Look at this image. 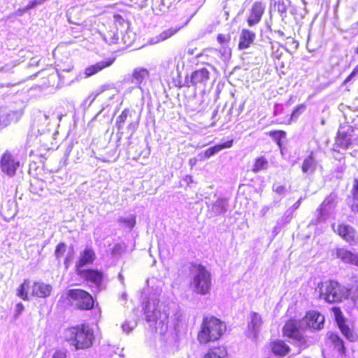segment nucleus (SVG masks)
<instances>
[{"mask_svg": "<svg viewBox=\"0 0 358 358\" xmlns=\"http://www.w3.org/2000/svg\"><path fill=\"white\" fill-rule=\"evenodd\" d=\"M65 338L76 350H79L90 348L95 336L93 329L88 324L83 323L67 328Z\"/></svg>", "mask_w": 358, "mask_h": 358, "instance_id": "f257e3e1", "label": "nucleus"}, {"mask_svg": "<svg viewBox=\"0 0 358 358\" xmlns=\"http://www.w3.org/2000/svg\"><path fill=\"white\" fill-rule=\"evenodd\" d=\"M191 275L189 287L199 295H206L210 292L212 278L210 272L201 264L192 262L188 268Z\"/></svg>", "mask_w": 358, "mask_h": 358, "instance_id": "f03ea898", "label": "nucleus"}, {"mask_svg": "<svg viewBox=\"0 0 358 358\" xmlns=\"http://www.w3.org/2000/svg\"><path fill=\"white\" fill-rule=\"evenodd\" d=\"M225 329L224 324L220 319L215 316H206L197 332V341L201 345L214 343L220 339Z\"/></svg>", "mask_w": 358, "mask_h": 358, "instance_id": "7ed1b4c3", "label": "nucleus"}, {"mask_svg": "<svg viewBox=\"0 0 358 358\" xmlns=\"http://www.w3.org/2000/svg\"><path fill=\"white\" fill-rule=\"evenodd\" d=\"M63 300L79 311L92 310L96 303V299L89 292L81 288L68 289Z\"/></svg>", "mask_w": 358, "mask_h": 358, "instance_id": "20e7f679", "label": "nucleus"}, {"mask_svg": "<svg viewBox=\"0 0 358 358\" xmlns=\"http://www.w3.org/2000/svg\"><path fill=\"white\" fill-rule=\"evenodd\" d=\"M320 297L328 303L341 302L348 299L350 290L336 280H327L318 284Z\"/></svg>", "mask_w": 358, "mask_h": 358, "instance_id": "39448f33", "label": "nucleus"}, {"mask_svg": "<svg viewBox=\"0 0 358 358\" xmlns=\"http://www.w3.org/2000/svg\"><path fill=\"white\" fill-rule=\"evenodd\" d=\"M31 289L30 296L35 298H47L50 296L52 287L50 285L42 281H35L31 285L29 279L24 280L17 289V295L24 301L29 300V294L27 291Z\"/></svg>", "mask_w": 358, "mask_h": 358, "instance_id": "423d86ee", "label": "nucleus"}, {"mask_svg": "<svg viewBox=\"0 0 358 358\" xmlns=\"http://www.w3.org/2000/svg\"><path fill=\"white\" fill-rule=\"evenodd\" d=\"M326 350L332 353H336L340 356L346 355V348L344 341L336 333L328 331L324 338Z\"/></svg>", "mask_w": 358, "mask_h": 358, "instance_id": "0eeeda50", "label": "nucleus"}, {"mask_svg": "<svg viewBox=\"0 0 358 358\" xmlns=\"http://www.w3.org/2000/svg\"><path fill=\"white\" fill-rule=\"evenodd\" d=\"M20 166V162L11 153V152L6 150L1 155L0 159L1 170L3 173L6 174L9 177L14 176Z\"/></svg>", "mask_w": 358, "mask_h": 358, "instance_id": "6e6552de", "label": "nucleus"}, {"mask_svg": "<svg viewBox=\"0 0 358 358\" xmlns=\"http://www.w3.org/2000/svg\"><path fill=\"white\" fill-rule=\"evenodd\" d=\"M283 336L296 341L301 344H305L306 340L305 336L301 333L299 324L295 320L290 319L287 320L282 327Z\"/></svg>", "mask_w": 358, "mask_h": 358, "instance_id": "1a4fd4ad", "label": "nucleus"}, {"mask_svg": "<svg viewBox=\"0 0 358 358\" xmlns=\"http://www.w3.org/2000/svg\"><path fill=\"white\" fill-rule=\"evenodd\" d=\"M333 231L341 238L349 243L356 242L357 236L355 229L350 225L345 223L333 224Z\"/></svg>", "mask_w": 358, "mask_h": 358, "instance_id": "9d476101", "label": "nucleus"}, {"mask_svg": "<svg viewBox=\"0 0 358 358\" xmlns=\"http://www.w3.org/2000/svg\"><path fill=\"white\" fill-rule=\"evenodd\" d=\"M265 11V6L261 1H255L252 5L247 17L249 27H253L260 22Z\"/></svg>", "mask_w": 358, "mask_h": 358, "instance_id": "9b49d317", "label": "nucleus"}, {"mask_svg": "<svg viewBox=\"0 0 358 358\" xmlns=\"http://www.w3.org/2000/svg\"><path fill=\"white\" fill-rule=\"evenodd\" d=\"M67 245L64 242H59L55 247V256L59 264L61 263L62 259H64V264L66 269H68L73 259V251L66 253Z\"/></svg>", "mask_w": 358, "mask_h": 358, "instance_id": "f8f14e48", "label": "nucleus"}, {"mask_svg": "<svg viewBox=\"0 0 358 358\" xmlns=\"http://www.w3.org/2000/svg\"><path fill=\"white\" fill-rule=\"evenodd\" d=\"M76 274L83 278L85 281L90 282L99 287L103 280V273L101 271L92 268L82 269L76 271Z\"/></svg>", "mask_w": 358, "mask_h": 358, "instance_id": "ddd939ff", "label": "nucleus"}, {"mask_svg": "<svg viewBox=\"0 0 358 358\" xmlns=\"http://www.w3.org/2000/svg\"><path fill=\"white\" fill-rule=\"evenodd\" d=\"M96 259V253L92 248H88L83 250L80 255L79 259L76 263L75 270L78 271L89 264H93Z\"/></svg>", "mask_w": 358, "mask_h": 358, "instance_id": "4468645a", "label": "nucleus"}, {"mask_svg": "<svg viewBox=\"0 0 358 358\" xmlns=\"http://www.w3.org/2000/svg\"><path fill=\"white\" fill-rule=\"evenodd\" d=\"M115 61V57H109L104 61L98 62L85 68L84 74L87 78L91 77L101 72L103 69L112 66L114 64Z\"/></svg>", "mask_w": 358, "mask_h": 358, "instance_id": "2eb2a0df", "label": "nucleus"}, {"mask_svg": "<svg viewBox=\"0 0 358 358\" xmlns=\"http://www.w3.org/2000/svg\"><path fill=\"white\" fill-rule=\"evenodd\" d=\"M306 323L308 327L315 330L323 328L324 317L317 311H309L305 316Z\"/></svg>", "mask_w": 358, "mask_h": 358, "instance_id": "dca6fc26", "label": "nucleus"}, {"mask_svg": "<svg viewBox=\"0 0 358 358\" xmlns=\"http://www.w3.org/2000/svg\"><path fill=\"white\" fill-rule=\"evenodd\" d=\"M271 352L278 357L287 356L291 351L290 347L282 340L277 339L270 342Z\"/></svg>", "mask_w": 358, "mask_h": 358, "instance_id": "f3484780", "label": "nucleus"}, {"mask_svg": "<svg viewBox=\"0 0 358 358\" xmlns=\"http://www.w3.org/2000/svg\"><path fill=\"white\" fill-rule=\"evenodd\" d=\"M255 36V32L248 29H242L239 36L238 48L241 50L249 48L254 43Z\"/></svg>", "mask_w": 358, "mask_h": 358, "instance_id": "a211bd4d", "label": "nucleus"}, {"mask_svg": "<svg viewBox=\"0 0 358 358\" xmlns=\"http://www.w3.org/2000/svg\"><path fill=\"white\" fill-rule=\"evenodd\" d=\"M210 78V72L208 69L202 68L192 73L191 83L193 86L205 85Z\"/></svg>", "mask_w": 358, "mask_h": 358, "instance_id": "6ab92c4d", "label": "nucleus"}, {"mask_svg": "<svg viewBox=\"0 0 358 358\" xmlns=\"http://www.w3.org/2000/svg\"><path fill=\"white\" fill-rule=\"evenodd\" d=\"M230 41L231 36L229 34H219L217 36V41L221 45L217 51L222 57H229L231 55V48L229 47Z\"/></svg>", "mask_w": 358, "mask_h": 358, "instance_id": "aec40b11", "label": "nucleus"}, {"mask_svg": "<svg viewBox=\"0 0 358 358\" xmlns=\"http://www.w3.org/2000/svg\"><path fill=\"white\" fill-rule=\"evenodd\" d=\"M234 143V140L231 139L223 143L215 145L213 147H210L206 149L203 153L202 154L203 158H210L215 153L221 151L223 149L230 148L232 147Z\"/></svg>", "mask_w": 358, "mask_h": 358, "instance_id": "412c9836", "label": "nucleus"}, {"mask_svg": "<svg viewBox=\"0 0 358 358\" xmlns=\"http://www.w3.org/2000/svg\"><path fill=\"white\" fill-rule=\"evenodd\" d=\"M336 142L338 146L347 148L351 145V134L349 131L340 129L336 134Z\"/></svg>", "mask_w": 358, "mask_h": 358, "instance_id": "4be33fe9", "label": "nucleus"}, {"mask_svg": "<svg viewBox=\"0 0 358 358\" xmlns=\"http://www.w3.org/2000/svg\"><path fill=\"white\" fill-rule=\"evenodd\" d=\"M227 348L222 345L210 348L204 355L203 358H227Z\"/></svg>", "mask_w": 358, "mask_h": 358, "instance_id": "5701e85b", "label": "nucleus"}, {"mask_svg": "<svg viewBox=\"0 0 358 358\" xmlns=\"http://www.w3.org/2000/svg\"><path fill=\"white\" fill-rule=\"evenodd\" d=\"M268 167V161L264 156H259L255 158L252 167V172L257 173L260 171L266 170Z\"/></svg>", "mask_w": 358, "mask_h": 358, "instance_id": "b1692460", "label": "nucleus"}, {"mask_svg": "<svg viewBox=\"0 0 358 358\" xmlns=\"http://www.w3.org/2000/svg\"><path fill=\"white\" fill-rule=\"evenodd\" d=\"M342 334L350 342H355L358 339V335L346 324V322L338 325Z\"/></svg>", "mask_w": 358, "mask_h": 358, "instance_id": "393cba45", "label": "nucleus"}, {"mask_svg": "<svg viewBox=\"0 0 358 358\" xmlns=\"http://www.w3.org/2000/svg\"><path fill=\"white\" fill-rule=\"evenodd\" d=\"M301 170L303 173L308 172L313 173L315 170V161L313 153L306 157L301 165Z\"/></svg>", "mask_w": 358, "mask_h": 358, "instance_id": "a878e982", "label": "nucleus"}, {"mask_svg": "<svg viewBox=\"0 0 358 358\" xmlns=\"http://www.w3.org/2000/svg\"><path fill=\"white\" fill-rule=\"evenodd\" d=\"M149 76V71L145 68H137L132 72V77L138 84H141Z\"/></svg>", "mask_w": 358, "mask_h": 358, "instance_id": "bb28decb", "label": "nucleus"}, {"mask_svg": "<svg viewBox=\"0 0 358 358\" xmlns=\"http://www.w3.org/2000/svg\"><path fill=\"white\" fill-rule=\"evenodd\" d=\"M276 143V144L280 148L282 145V139L285 138L286 132L282 130H273L270 131L266 134Z\"/></svg>", "mask_w": 358, "mask_h": 358, "instance_id": "cd10ccee", "label": "nucleus"}, {"mask_svg": "<svg viewBox=\"0 0 358 358\" xmlns=\"http://www.w3.org/2000/svg\"><path fill=\"white\" fill-rule=\"evenodd\" d=\"M336 257L345 263L350 264L352 262L353 252L345 248L336 249Z\"/></svg>", "mask_w": 358, "mask_h": 358, "instance_id": "c85d7f7f", "label": "nucleus"}, {"mask_svg": "<svg viewBox=\"0 0 358 358\" xmlns=\"http://www.w3.org/2000/svg\"><path fill=\"white\" fill-rule=\"evenodd\" d=\"M130 114L129 108L124 109L121 114L117 117L115 122V126L118 131H121L123 129L124 124Z\"/></svg>", "mask_w": 358, "mask_h": 358, "instance_id": "c756f323", "label": "nucleus"}, {"mask_svg": "<svg viewBox=\"0 0 358 358\" xmlns=\"http://www.w3.org/2000/svg\"><path fill=\"white\" fill-rule=\"evenodd\" d=\"M118 222L124 227L132 229L136 225V216L130 215L127 217H121L118 219Z\"/></svg>", "mask_w": 358, "mask_h": 358, "instance_id": "7c9ffc66", "label": "nucleus"}, {"mask_svg": "<svg viewBox=\"0 0 358 358\" xmlns=\"http://www.w3.org/2000/svg\"><path fill=\"white\" fill-rule=\"evenodd\" d=\"M182 28V26L176 27H171L166 30L163 31L159 35V40L165 41L178 33Z\"/></svg>", "mask_w": 358, "mask_h": 358, "instance_id": "2f4dec72", "label": "nucleus"}, {"mask_svg": "<svg viewBox=\"0 0 358 358\" xmlns=\"http://www.w3.org/2000/svg\"><path fill=\"white\" fill-rule=\"evenodd\" d=\"M331 311L334 313L335 320L337 325L346 322V320L343 314V312L340 307L334 306L331 308Z\"/></svg>", "mask_w": 358, "mask_h": 358, "instance_id": "473e14b6", "label": "nucleus"}, {"mask_svg": "<svg viewBox=\"0 0 358 358\" xmlns=\"http://www.w3.org/2000/svg\"><path fill=\"white\" fill-rule=\"evenodd\" d=\"M250 319V322L248 324L249 328L255 330L260 326L262 318L257 313H252Z\"/></svg>", "mask_w": 358, "mask_h": 358, "instance_id": "72a5a7b5", "label": "nucleus"}, {"mask_svg": "<svg viewBox=\"0 0 358 358\" xmlns=\"http://www.w3.org/2000/svg\"><path fill=\"white\" fill-rule=\"evenodd\" d=\"M306 108V106L304 103H301L296 106L292 113V117H297L300 114L303 113Z\"/></svg>", "mask_w": 358, "mask_h": 358, "instance_id": "f704fd0d", "label": "nucleus"}, {"mask_svg": "<svg viewBox=\"0 0 358 358\" xmlns=\"http://www.w3.org/2000/svg\"><path fill=\"white\" fill-rule=\"evenodd\" d=\"M9 124L8 115L4 113H0V129Z\"/></svg>", "mask_w": 358, "mask_h": 358, "instance_id": "c9c22d12", "label": "nucleus"}, {"mask_svg": "<svg viewBox=\"0 0 358 358\" xmlns=\"http://www.w3.org/2000/svg\"><path fill=\"white\" fill-rule=\"evenodd\" d=\"M45 1V0H32L30 1L29 3L26 6L24 10H30L37 5L42 4Z\"/></svg>", "mask_w": 358, "mask_h": 358, "instance_id": "e433bc0d", "label": "nucleus"}, {"mask_svg": "<svg viewBox=\"0 0 358 358\" xmlns=\"http://www.w3.org/2000/svg\"><path fill=\"white\" fill-rule=\"evenodd\" d=\"M358 74V64L353 69L352 72L345 78V79L343 81V84H347L349 83L353 77L357 76Z\"/></svg>", "mask_w": 358, "mask_h": 358, "instance_id": "4c0bfd02", "label": "nucleus"}, {"mask_svg": "<svg viewBox=\"0 0 358 358\" xmlns=\"http://www.w3.org/2000/svg\"><path fill=\"white\" fill-rule=\"evenodd\" d=\"M352 195L354 198L358 199V179L355 178L353 185L351 190Z\"/></svg>", "mask_w": 358, "mask_h": 358, "instance_id": "58836bf2", "label": "nucleus"}, {"mask_svg": "<svg viewBox=\"0 0 358 358\" xmlns=\"http://www.w3.org/2000/svg\"><path fill=\"white\" fill-rule=\"evenodd\" d=\"M114 23L116 26L120 25L122 26L126 22L124 19L119 14H115L113 16Z\"/></svg>", "mask_w": 358, "mask_h": 358, "instance_id": "ea45409f", "label": "nucleus"}, {"mask_svg": "<svg viewBox=\"0 0 358 358\" xmlns=\"http://www.w3.org/2000/svg\"><path fill=\"white\" fill-rule=\"evenodd\" d=\"M24 305L21 302L17 303L15 308V317H18L24 311Z\"/></svg>", "mask_w": 358, "mask_h": 358, "instance_id": "a19ab883", "label": "nucleus"}, {"mask_svg": "<svg viewBox=\"0 0 358 358\" xmlns=\"http://www.w3.org/2000/svg\"><path fill=\"white\" fill-rule=\"evenodd\" d=\"M273 191L275 192L278 194H282L285 192L286 188L284 185H273Z\"/></svg>", "mask_w": 358, "mask_h": 358, "instance_id": "79ce46f5", "label": "nucleus"}, {"mask_svg": "<svg viewBox=\"0 0 358 358\" xmlns=\"http://www.w3.org/2000/svg\"><path fill=\"white\" fill-rule=\"evenodd\" d=\"M53 358H66V355L63 352L57 351L54 353Z\"/></svg>", "mask_w": 358, "mask_h": 358, "instance_id": "37998d69", "label": "nucleus"}, {"mask_svg": "<svg viewBox=\"0 0 358 358\" xmlns=\"http://www.w3.org/2000/svg\"><path fill=\"white\" fill-rule=\"evenodd\" d=\"M131 2L133 3V6L141 7L145 3V0H131Z\"/></svg>", "mask_w": 358, "mask_h": 358, "instance_id": "c03bdc74", "label": "nucleus"}, {"mask_svg": "<svg viewBox=\"0 0 358 358\" xmlns=\"http://www.w3.org/2000/svg\"><path fill=\"white\" fill-rule=\"evenodd\" d=\"M350 264L358 266V254L353 253L352 257V262H350Z\"/></svg>", "mask_w": 358, "mask_h": 358, "instance_id": "a18cd8bd", "label": "nucleus"}, {"mask_svg": "<svg viewBox=\"0 0 358 358\" xmlns=\"http://www.w3.org/2000/svg\"><path fill=\"white\" fill-rule=\"evenodd\" d=\"M138 122H135V123H132V122H131V123L129 124V125H128L127 128H128L129 129L135 130V129H136V127H137V125H138Z\"/></svg>", "mask_w": 358, "mask_h": 358, "instance_id": "49530a36", "label": "nucleus"}, {"mask_svg": "<svg viewBox=\"0 0 358 358\" xmlns=\"http://www.w3.org/2000/svg\"><path fill=\"white\" fill-rule=\"evenodd\" d=\"M196 162H197V159L196 158H192V159H189V163L191 166H193L196 163Z\"/></svg>", "mask_w": 358, "mask_h": 358, "instance_id": "de8ad7c7", "label": "nucleus"}, {"mask_svg": "<svg viewBox=\"0 0 358 358\" xmlns=\"http://www.w3.org/2000/svg\"><path fill=\"white\" fill-rule=\"evenodd\" d=\"M352 210H354V211H357L358 212V203L353 205L352 206Z\"/></svg>", "mask_w": 358, "mask_h": 358, "instance_id": "09e8293b", "label": "nucleus"}, {"mask_svg": "<svg viewBox=\"0 0 358 358\" xmlns=\"http://www.w3.org/2000/svg\"><path fill=\"white\" fill-rule=\"evenodd\" d=\"M156 320H157V317L156 318H153V319L148 318V321H155Z\"/></svg>", "mask_w": 358, "mask_h": 358, "instance_id": "8fccbe9b", "label": "nucleus"}, {"mask_svg": "<svg viewBox=\"0 0 358 358\" xmlns=\"http://www.w3.org/2000/svg\"><path fill=\"white\" fill-rule=\"evenodd\" d=\"M159 313V311L155 310V314Z\"/></svg>", "mask_w": 358, "mask_h": 358, "instance_id": "3c124183", "label": "nucleus"}, {"mask_svg": "<svg viewBox=\"0 0 358 358\" xmlns=\"http://www.w3.org/2000/svg\"><path fill=\"white\" fill-rule=\"evenodd\" d=\"M357 24H358V22H357Z\"/></svg>", "mask_w": 358, "mask_h": 358, "instance_id": "603ef678", "label": "nucleus"}]
</instances>
